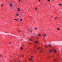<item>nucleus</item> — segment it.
I'll list each match as a JSON object with an SVG mask.
<instances>
[{
    "mask_svg": "<svg viewBox=\"0 0 62 62\" xmlns=\"http://www.w3.org/2000/svg\"><path fill=\"white\" fill-rule=\"evenodd\" d=\"M34 42L35 43H38L39 42H38V41H35Z\"/></svg>",
    "mask_w": 62,
    "mask_h": 62,
    "instance_id": "6",
    "label": "nucleus"
},
{
    "mask_svg": "<svg viewBox=\"0 0 62 62\" xmlns=\"http://www.w3.org/2000/svg\"><path fill=\"white\" fill-rule=\"evenodd\" d=\"M10 57H11V55H10Z\"/></svg>",
    "mask_w": 62,
    "mask_h": 62,
    "instance_id": "30",
    "label": "nucleus"
},
{
    "mask_svg": "<svg viewBox=\"0 0 62 62\" xmlns=\"http://www.w3.org/2000/svg\"><path fill=\"white\" fill-rule=\"evenodd\" d=\"M10 44H11V42H10L9 43Z\"/></svg>",
    "mask_w": 62,
    "mask_h": 62,
    "instance_id": "20",
    "label": "nucleus"
},
{
    "mask_svg": "<svg viewBox=\"0 0 62 62\" xmlns=\"http://www.w3.org/2000/svg\"><path fill=\"white\" fill-rule=\"evenodd\" d=\"M58 30H59V28H58L57 29Z\"/></svg>",
    "mask_w": 62,
    "mask_h": 62,
    "instance_id": "18",
    "label": "nucleus"
},
{
    "mask_svg": "<svg viewBox=\"0 0 62 62\" xmlns=\"http://www.w3.org/2000/svg\"><path fill=\"white\" fill-rule=\"evenodd\" d=\"M35 9H37V8H36Z\"/></svg>",
    "mask_w": 62,
    "mask_h": 62,
    "instance_id": "29",
    "label": "nucleus"
},
{
    "mask_svg": "<svg viewBox=\"0 0 62 62\" xmlns=\"http://www.w3.org/2000/svg\"><path fill=\"white\" fill-rule=\"evenodd\" d=\"M31 57H33L32 56H31Z\"/></svg>",
    "mask_w": 62,
    "mask_h": 62,
    "instance_id": "35",
    "label": "nucleus"
},
{
    "mask_svg": "<svg viewBox=\"0 0 62 62\" xmlns=\"http://www.w3.org/2000/svg\"><path fill=\"white\" fill-rule=\"evenodd\" d=\"M28 30H29V29H28Z\"/></svg>",
    "mask_w": 62,
    "mask_h": 62,
    "instance_id": "38",
    "label": "nucleus"
},
{
    "mask_svg": "<svg viewBox=\"0 0 62 62\" xmlns=\"http://www.w3.org/2000/svg\"><path fill=\"white\" fill-rule=\"evenodd\" d=\"M38 35H39V36H41V35H40V34H38Z\"/></svg>",
    "mask_w": 62,
    "mask_h": 62,
    "instance_id": "15",
    "label": "nucleus"
},
{
    "mask_svg": "<svg viewBox=\"0 0 62 62\" xmlns=\"http://www.w3.org/2000/svg\"><path fill=\"white\" fill-rule=\"evenodd\" d=\"M14 20H16V21H18V20H17L16 19H15Z\"/></svg>",
    "mask_w": 62,
    "mask_h": 62,
    "instance_id": "13",
    "label": "nucleus"
},
{
    "mask_svg": "<svg viewBox=\"0 0 62 62\" xmlns=\"http://www.w3.org/2000/svg\"><path fill=\"white\" fill-rule=\"evenodd\" d=\"M54 51V53H56V52L57 51L56 50H54V48H53L51 50H50V52H52V51Z\"/></svg>",
    "mask_w": 62,
    "mask_h": 62,
    "instance_id": "1",
    "label": "nucleus"
},
{
    "mask_svg": "<svg viewBox=\"0 0 62 62\" xmlns=\"http://www.w3.org/2000/svg\"><path fill=\"white\" fill-rule=\"evenodd\" d=\"M20 1V0H19V1Z\"/></svg>",
    "mask_w": 62,
    "mask_h": 62,
    "instance_id": "34",
    "label": "nucleus"
},
{
    "mask_svg": "<svg viewBox=\"0 0 62 62\" xmlns=\"http://www.w3.org/2000/svg\"><path fill=\"white\" fill-rule=\"evenodd\" d=\"M30 31H31V33H32V31L31 30Z\"/></svg>",
    "mask_w": 62,
    "mask_h": 62,
    "instance_id": "21",
    "label": "nucleus"
},
{
    "mask_svg": "<svg viewBox=\"0 0 62 62\" xmlns=\"http://www.w3.org/2000/svg\"><path fill=\"white\" fill-rule=\"evenodd\" d=\"M60 5H62V4H60Z\"/></svg>",
    "mask_w": 62,
    "mask_h": 62,
    "instance_id": "33",
    "label": "nucleus"
},
{
    "mask_svg": "<svg viewBox=\"0 0 62 62\" xmlns=\"http://www.w3.org/2000/svg\"><path fill=\"white\" fill-rule=\"evenodd\" d=\"M21 50H23V48L22 47H21Z\"/></svg>",
    "mask_w": 62,
    "mask_h": 62,
    "instance_id": "16",
    "label": "nucleus"
},
{
    "mask_svg": "<svg viewBox=\"0 0 62 62\" xmlns=\"http://www.w3.org/2000/svg\"><path fill=\"white\" fill-rule=\"evenodd\" d=\"M19 62H20V61H19Z\"/></svg>",
    "mask_w": 62,
    "mask_h": 62,
    "instance_id": "37",
    "label": "nucleus"
},
{
    "mask_svg": "<svg viewBox=\"0 0 62 62\" xmlns=\"http://www.w3.org/2000/svg\"><path fill=\"white\" fill-rule=\"evenodd\" d=\"M18 11H20V9L19 8H18Z\"/></svg>",
    "mask_w": 62,
    "mask_h": 62,
    "instance_id": "9",
    "label": "nucleus"
},
{
    "mask_svg": "<svg viewBox=\"0 0 62 62\" xmlns=\"http://www.w3.org/2000/svg\"><path fill=\"white\" fill-rule=\"evenodd\" d=\"M40 47H39V48H37V49H39V48H40Z\"/></svg>",
    "mask_w": 62,
    "mask_h": 62,
    "instance_id": "22",
    "label": "nucleus"
},
{
    "mask_svg": "<svg viewBox=\"0 0 62 62\" xmlns=\"http://www.w3.org/2000/svg\"><path fill=\"white\" fill-rule=\"evenodd\" d=\"M22 57H23V56L22 55Z\"/></svg>",
    "mask_w": 62,
    "mask_h": 62,
    "instance_id": "27",
    "label": "nucleus"
},
{
    "mask_svg": "<svg viewBox=\"0 0 62 62\" xmlns=\"http://www.w3.org/2000/svg\"><path fill=\"white\" fill-rule=\"evenodd\" d=\"M2 56V55H0V57H1Z\"/></svg>",
    "mask_w": 62,
    "mask_h": 62,
    "instance_id": "25",
    "label": "nucleus"
},
{
    "mask_svg": "<svg viewBox=\"0 0 62 62\" xmlns=\"http://www.w3.org/2000/svg\"><path fill=\"white\" fill-rule=\"evenodd\" d=\"M30 60H31L32 62H33V61H32V58H30Z\"/></svg>",
    "mask_w": 62,
    "mask_h": 62,
    "instance_id": "4",
    "label": "nucleus"
},
{
    "mask_svg": "<svg viewBox=\"0 0 62 62\" xmlns=\"http://www.w3.org/2000/svg\"><path fill=\"white\" fill-rule=\"evenodd\" d=\"M9 5H10V7H12V4H9Z\"/></svg>",
    "mask_w": 62,
    "mask_h": 62,
    "instance_id": "8",
    "label": "nucleus"
},
{
    "mask_svg": "<svg viewBox=\"0 0 62 62\" xmlns=\"http://www.w3.org/2000/svg\"><path fill=\"white\" fill-rule=\"evenodd\" d=\"M44 47H45V48H47V47H48V46L46 45Z\"/></svg>",
    "mask_w": 62,
    "mask_h": 62,
    "instance_id": "5",
    "label": "nucleus"
},
{
    "mask_svg": "<svg viewBox=\"0 0 62 62\" xmlns=\"http://www.w3.org/2000/svg\"><path fill=\"white\" fill-rule=\"evenodd\" d=\"M54 60L56 61V60H56V59H55V60Z\"/></svg>",
    "mask_w": 62,
    "mask_h": 62,
    "instance_id": "31",
    "label": "nucleus"
},
{
    "mask_svg": "<svg viewBox=\"0 0 62 62\" xmlns=\"http://www.w3.org/2000/svg\"><path fill=\"white\" fill-rule=\"evenodd\" d=\"M29 39L30 40V41H32V40H32V39H31V38H30Z\"/></svg>",
    "mask_w": 62,
    "mask_h": 62,
    "instance_id": "2",
    "label": "nucleus"
},
{
    "mask_svg": "<svg viewBox=\"0 0 62 62\" xmlns=\"http://www.w3.org/2000/svg\"><path fill=\"white\" fill-rule=\"evenodd\" d=\"M40 53H42V50H41L40 51Z\"/></svg>",
    "mask_w": 62,
    "mask_h": 62,
    "instance_id": "10",
    "label": "nucleus"
},
{
    "mask_svg": "<svg viewBox=\"0 0 62 62\" xmlns=\"http://www.w3.org/2000/svg\"><path fill=\"white\" fill-rule=\"evenodd\" d=\"M37 27H36L35 28V29H36V30H37Z\"/></svg>",
    "mask_w": 62,
    "mask_h": 62,
    "instance_id": "12",
    "label": "nucleus"
},
{
    "mask_svg": "<svg viewBox=\"0 0 62 62\" xmlns=\"http://www.w3.org/2000/svg\"><path fill=\"white\" fill-rule=\"evenodd\" d=\"M40 0H39V2H40Z\"/></svg>",
    "mask_w": 62,
    "mask_h": 62,
    "instance_id": "24",
    "label": "nucleus"
},
{
    "mask_svg": "<svg viewBox=\"0 0 62 62\" xmlns=\"http://www.w3.org/2000/svg\"><path fill=\"white\" fill-rule=\"evenodd\" d=\"M41 45H42V43H41Z\"/></svg>",
    "mask_w": 62,
    "mask_h": 62,
    "instance_id": "36",
    "label": "nucleus"
},
{
    "mask_svg": "<svg viewBox=\"0 0 62 62\" xmlns=\"http://www.w3.org/2000/svg\"><path fill=\"white\" fill-rule=\"evenodd\" d=\"M57 19V17H55V19Z\"/></svg>",
    "mask_w": 62,
    "mask_h": 62,
    "instance_id": "23",
    "label": "nucleus"
},
{
    "mask_svg": "<svg viewBox=\"0 0 62 62\" xmlns=\"http://www.w3.org/2000/svg\"><path fill=\"white\" fill-rule=\"evenodd\" d=\"M59 6H60V4H59Z\"/></svg>",
    "mask_w": 62,
    "mask_h": 62,
    "instance_id": "32",
    "label": "nucleus"
},
{
    "mask_svg": "<svg viewBox=\"0 0 62 62\" xmlns=\"http://www.w3.org/2000/svg\"><path fill=\"white\" fill-rule=\"evenodd\" d=\"M18 31H19V32H21V31L19 30H18Z\"/></svg>",
    "mask_w": 62,
    "mask_h": 62,
    "instance_id": "14",
    "label": "nucleus"
},
{
    "mask_svg": "<svg viewBox=\"0 0 62 62\" xmlns=\"http://www.w3.org/2000/svg\"><path fill=\"white\" fill-rule=\"evenodd\" d=\"M18 15H19V14H16L17 16H18Z\"/></svg>",
    "mask_w": 62,
    "mask_h": 62,
    "instance_id": "26",
    "label": "nucleus"
},
{
    "mask_svg": "<svg viewBox=\"0 0 62 62\" xmlns=\"http://www.w3.org/2000/svg\"><path fill=\"white\" fill-rule=\"evenodd\" d=\"M3 6V4H1V7Z\"/></svg>",
    "mask_w": 62,
    "mask_h": 62,
    "instance_id": "19",
    "label": "nucleus"
},
{
    "mask_svg": "<svg viewBox=\"0 0 62 62\" xmlns=\"http://www.w3.org/2000/svg\"><path fill=\"white\" fill-rule=\"evenodd\" d=\"M22 21V19H20V22H21V21Z\"/></svg>",
    "mask_w": 62,
    "mask_h": 62,
    "instance_id": "17",
    "label": "nucleus"
},
{
    "mask_svg": "<svg viewBox=\"0 0 62 62\" xmlns=\"http://www.w3.org/2000/svg\"><path fill=\"white\" fill-rule=\"evenodd\" d=\"M36 38H37V39H39V38H38V37H36Z\"/></svg>",
    "mask_w": 62,
    "mask_h": 62,
    "instance_id": "28",
    "label": "nucleus"
},
{
    "mask_svg": "<svg viewBox=\"0 0 62 62\" xmlns=\"http://www.w3.org/2000/svg\"><path fill=\"white\" fill-rule=\"evenodd\" d=\"M48 46H49V47H51V44H49V45H48Z\"/></svg>",
    "mask_w": 62,
    "mask_h": 62,
    "instance_id": "7",
    "label": "nucleus"
},
{
    "mask_svg": "<svg viewBox=\"0 0 62 62\" xmlns=\"http://www.w3.org/2000/svg\"><path fill=\"white\" fill-rule=\"evenodd\" d=\"M47 1H48L49 2H50V0H46Z\"/></svg>",
    "mask_w": 62,
    "mask_h": 62,
    "instance_id": "11",
    "label": "nucleus"
},
{
    "mask_svg": "<svg viewBox=\"0 0 62 62\" xmlns=\"http://www.w3.org/2000/svg\"><path fill=\"white\" fill-rule=\"evenodd\" d=\"M47 35L46 34H45L43 35V37H46Z\"/></svg>",
    "mask_w": 62,
    "mask_h": 62,
    "instance_id": "3",
    "label": "nucleus"
}]
</instances>
